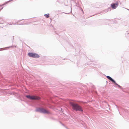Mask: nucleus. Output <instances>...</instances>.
<instances>
[{"mask_svg": "<svg viewBox=\"0 0 129 129\" xmlns=\"http://www.w3.org/2000/svg\"><path fill=\"white\" fill-rule=\"evenodd\" d=\"M69 104L73 110L81 112L83 111V110L82 106L74 102H70Z\"/></svg>", "mask_w": 129, "mask_h": 129, "instance_id": "nucleus-1", "label": "nucleus"}, {"mask_svg": "<svg viewBox=\"0 0 129 129\" xmlns=\"http://www.w3.org/2000/svg\"><path fill=\"white\" fill-rule=\"evenodd\" d=\"M35 111L40 113H43L44 114H50L51 113L48 110L46 109L40 107H37L36 108Z\"/></svg>", "mask_w": 129, "mask_h": 129, "instance_id": "nucleus-2", "label": "nucleus"}, {"mask_svg": "<svg viewBox=\"0 0 129 129\" xmlns=\"http://www.w3.org/2000/svg\"><path fill=\"white\" fill-rule=\"evenodd\" d=\"M25 97L28 99L30 100H39L41 99L40 97L35 95L31 96L29 95H27L25 96Z\"/></svg>", "mask_w": 129, "mask_h": 129, "instance_id": "nucleus-3", "label": "nucleus"}, {"mask_svg": "<svg viewBox=\"0 0 129 129\" xmlns=\"http://www.w3.org/2000/svg\"><path fill=\"white\" fill-rule=\"evenodd\" d=\"M118 5V2H116L115 3L111 4V7L112 8H114L117 7Z\"/></svg>", "mask_w": 129, "mask_h": 129, "instance_id": "nucleus-4", "label": "nucleus"}, {"mask_svg": "<svg viewBox=\"0 0 129 129\" xmlns=\"http://www.w3.org/2000/svg\"><path fill=\"white\" fill-rule=\"evenodd\" d=\"M106 77L113 83H114L115 81L114 79L109 76H106Z\"/></svg>", "mask_w": 129, "mask_h": 129, "instance_id": "nucleus-5", "label": "nucleus"}, {"mask_svg": "<svg viewBox=\"0 0 129 129\" xmlns=\"http://www.w3.org/2000/svg\"><path fill=\"white\" fill-rule=\"evenodd\" d=\"M34 53L33 52H29L27 54L28 56L30 57L33 58Z\"/></svg>", "mask_w": 129, "mask_h": 129, "instance_id": "nucleus-6", "label": "nucleus"}, {"mask_svg": "<svg viewBox=\"0 0 129 129\" xmlns=\"http://www.w3.org/2000/svg\"><path fill=\"white\" fill-rule=\"evenodd\" d=\"M33 58H38L40 57V56L37 54L34 53Z\"/></svg>", "mask_w": 129, "mask_h": 129, "instance_id": "nucleus-7", "label": "nucleus"}, {"mask_svg": "<svg viewBox=\"0 0 129 129\" xmlns=\"http://www.w3.org/2000/svg\"><path fill=\"white\" fill-rule=\"evenodd\" d=\"M111 9H105L104 10L102 11V13H105L108 11H110Z\"/></svg>", "mask_w": 129, "mask_h": 129, "instance_id": "nucleus-8", "label": "nucleus"}, {"mask_svg": "<svg viewBox=\"0 0 129 129\" xmlns=\"http://www.w3.org/2000/svg\"><path fill=\"white\" fill-rule=\"evenodd\" d=\"M114 84L115 85H117V86H114L116 87H118L119 88H120V89H121L122 88V87L121 86H120V85H118L117 83L116 82V81H115V82L114 83Z\"/></svg>", "mask_w": 129, "mask_h": 129, "instance_id": "nucleus-9", "label": "nucleus"}, {"mask_svg": "<svg viewBox=\"0 0 129 129\" xmlns=\"http://www.w3.org/2000/svg\"><path fill=\"white\" fill-rule=\"evenodd\" d=\"M12 46H9L8 47H7L5 48H0V51H2L4 50H5L7 49V48H11V47H12Z\"/></svg>", "mask_w": 129, "mask_h": 129, "instance_id": "nucleus-10", "label": "nucleus"}, {"mask_svg": "<svg viewBox=\"0 0 129 129\" xmlns=\"http://www.w3.org/2000/svg\"><path fill=\"white\" fill-rule=\"evenodd\" d=\"M68 9V10H69V11L68 12H67L66 13H63L65 14H69V13L72 12V8L71 9Z\"/></svg>", "mask_w": 129, "mask_h": 129, "instance_id": "nucleus-11", "label": "nucleus"}, {"mask_svg": "<svg viewBox=\"0 0 129 129\" xmlns=\"http://www.w3.org/2000/svg\"><path fill=\"white\" fill-rule=\"evenodd\" d=\"M44 15L46 18H48L49 17V13L45 14Z\"/></svg>", "mask_w": 129, "mask_h": 129, "instance_id": "nucleus-12", "label": "nucleus"}, {"mask_svg": "<svg viewBox=\"0 0 129 129\" xmlns=\"http://www.w3.org/2000/svg\"><path fill=\"white\" fill-rule=\"evenodd\" d=\"M50 118L51 119H52V120H55V118H54L52 117H51Z\"/></svg>", "mask_w": 129, "mask_h": 129, "instance_id": "nucleus-13", "label": "nucleus"}, {"mask_svg": "<svg viewBox=\"0 0 129 129\" xmlns=\"http://www.w3.org/2000/svg\"><path fill=\"white\" fill-rule=\"evenodd\" d=\"M60 123L61 124V125H63V126H65V125H64V124H63L62 123H61V122H60Z\"/></svg>", "mask_w": 129, "mask_h": 129, "instance_id": "nucleus-14", "label": "nucleus"}, {"mask_svg": "<svg viewBox=\"0 0 129 129\" xmlns=\"http://www.w3.org/2000/svg\"><path fill=\"white\" fill-rule=\"evenodd\" d=\"M4 5H4H0V7H2V8H3V7H2V6H3V5Z\"/></svg>", "mask_w": 129, "mask_h": 129, "instance_id": "nucleus-15", "label": "nucleus"}, {"mask_svg": "<svg viewBox=\"0 0 129 129\" xmlns=\"http://www.w3.org/2000/svg\"><path fill=\"white\" fill-rule=\"evenodd\" d=\"M80 9L81 11H82V12L84 13V12L83 11V10L82 9Z\"/></svg>", "mask_w": 129, "mask_h": 129, "instance_id": "nucleus-16", "label": "nucleus"}, {"mask_svg": "<svg viewBox=\"0 0 129 129\" xmlns=\"http://www.w3.org/2000/svg\"><path fill=\"white\" fill-rule=\"evenodd\" d=\"M126 34H129V33H128V31H126V32L125 33V34L126 35Z\"/></svg>", "mask_w": 129, "mask_h": 129, "instance_id": "nucleus-17", "label": "nucleus"}, {"mask_svg": "<svg viewBox=\"0 0 129 129\" xmlns=\"http://www.w3.org/2000/svg\"><path fill=\"white\" fill-rule=\"evenodd\" d=\"M17 24L18 25H23L24 24L23 23H22V24Z\"/></svg>", "mask_w": 129, "mask_h": 129, "instance_id": "nucleus-18", "label": "nucleus"}, {"mask_svg": "<svg viewBox=\"0 0 129 129\" xmlns=\"http://www.w3.org/2000/svg\"><path fill=\"white\" fill-rule=\"evenodd\" d=\"M24 19H22L21 20H19L20 21H22L23 20H24Z\"/></svg>", "mask_w": 129, "mask_h": 129, "instance_id": "nucleus-19", "label": "nucleus"}, {"mask_svg": "<svg viewBox=\"0 0 129 129\" xmlns=\"http://www.w3.org/2000/svg\"><path fill=\"white\" fill-rule=\"evenodd\" d=\"M0 9V11H1V10L2 9Z\"/></svg>", "mask_w": 129, "mask_h": 129, "instance_id": "nucleus-20", "label": "nucleus"}, {"mask_svg": "<svg viewBox=\"0 0 129 129\" xmlns=\"http://www.w3.org/2000/svg\"><path fill=\"white\" fill-rule=\"evenodd\" d=\"M16 46H15V45H14V46H13V47H15Z\"/></svg>", "mask_w": 129, "mask_h": 129, "instance_id": "nucleus-21", "label": "nucleus"}, {"mask_svg": "<svg viewBox=\"0 0 129 129\" xmlns=\"http://www.w3.org/2000/svg\"><path fill=\"white\" fill-rule=\"evenodd\" d=\"M126 9L129 11V10L128 9L126 8Z\"/></svg>", "mask_w": 129, "mask_h": 129, "instance_id": "nucleus-22", "label": "nucleus"}, {"mask_svg": "<svg viewBox=\"0 0 129 129\" xmlns=\"http://www.w3.org/2000/svg\"><path fill=\"white\" fill-rule=\"evenodd\" d=\"M13 40L14 39V36H13Z\"/></svg>", "mask_w": 129, "mask_h": 129, "instance_id": "nucleus-23", "label": "nucleus"}, {"mask_svg": "<svg viewBox=\"0 0 129 129\" xmlns=\"http://www.w3.org/2000/svg\"><path fill=\"white\" fill-rule=\"evenodd\" d=\"M9 24L10 25H11V24Z\"/></svg>", "mask_w": 129, "mask_h": 129, "instance_id": "nucleus-24", "label": "nucleus"}, {"mask_svg": "<svg viewBox=\"0 0 129 129\" xmlns=\"http://www.w3.org/2000/svg\"><path fill=\"white\" fill-rule=\"evenodd\" d=\"M115 9L113 8V9Z\"/></svg>", "mask_w": 129, "mask_h": 129, "instance_id": "nucleus-25", "label": "nucleus"}, {"mask_svg": "<svg viewBox=\"0 0 129 129\" xmlns=\"http://www.w3.org/2000/svg\"><path fill=\"white\" fill-rule=\"evenodd\" d=\"M115 106H117V105H115Z\"/></svg>", "mask_w": 129, "mask_h": 129, "instance_id": "nucleus-26", "label": "nucleus"}]
</instances>
